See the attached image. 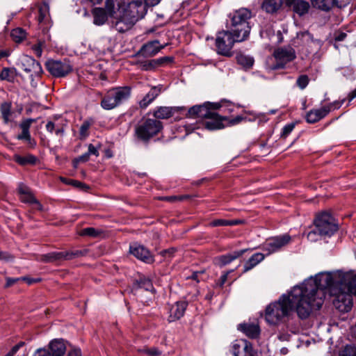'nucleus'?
<instances>
[{
    "mask_svg": "<svg viewBox=\"0 0 356 356\" xmlns=\"http://www.w3.org/2000/svg\"><path fill=\"white\" fill-rule=\"evenodd\" d=\"M296 287L313 289L309 298L314 302L321 300L319 305H312V312L319 309L323 303L324 293L322 289L332 288V293L335 296L333 302L334 307L341 312H348L353 305L352 295H356V275L341 271L320 273Z\"/></svg>",
    "mask_w": 356,
    "mask_h": 356,
    "instance_id": "f257e3e1",
    "label": "nucleus"
},
{
    "mask_svg": "<svg viewBox=\"0 0 356 356\" xmlns=\"http://www.w3.org/2000/svg\"><path fill=\"white\" fill-rule=\"evenodd\" d=\"M313 289L293 286L291 290L282 294L280 298L270 303L265 309V319L268 324L278 325L289 318L294 312L301 319L308 318L312 305H319L321 300L312 302L309 297Z\"/></svg>",
    "mask_w": 356,
    "mask_h": 356,
    "instance_id": "f03ea898",
    "label": "nucleus"
},
{
    "mask_svg": "<svg viewBox=\"0 0 356 356\" xmlns=\"http://www.w3.org/2000/svg\"><path fill=\"white\" fill-rule=\"evenodd\" d=\"M109 13L115 17L113 22L116 31L124 33L142 19L147 13L146 5L141 1H134L127 4L121 0H106Z\"/></svg>",
    "mask_w": 356,
    "mask_h": 356,
    "instance_id": "7ed1b4c3",
    "label": "nucleus"
},
{
    "mask_svg": "<svg viewBox=\"0 0 356 356\" xmlns=\"http://www.w3.org/2000/svg\"><path fill=\"white\" fill-rule=\"evenodd\" d=\"M251 17V11L244 8L229 14L228 28L232 34L236 36L238 40H246L248 38L251 30L249 22Z\"/></svg>",
    "mask_w": 356,
    "mask_h": 356,
    "instance_id": "20e7f679",
    "label": "nucleus"
},
{
    "mask_svg": "<svg viewBox=\"0 0 356 356\" xmlns=\"http://www.w3.org/2000/svg\"><path fill=\"white\" fill-rule=\"evenodd\" d=\"M220 108L218 103L207 102L202 105H195L190 108L187 116L189 118H208L205 122V127L209 130L222 129L221 120L218 119V115L215 111Z\"/></svg>",
    "mask_w": 356,
    "mask_h": 356,
    "instance_id": "39448f33",
    "label": "nucleus"
},
{
    "mask_svg": "<svg viewBox=\"0 0 356 356\" xmlns=\"http://www.w3.org/2000/svg\"><path fill=\"white\" fill-rule=\"evenodd\" d=\"M296 58L295 51L292 47H282L277 49L273 53V57L269 58L266 61L268 70H274L284 68L286 64Z\"/></svg>",
    "mask_w": 356,
    "mask_h": 356,
    "instance_id": "423d86ee",
    "label": "nucleus"
},
{
    "mask_svg": "<svg viewBox=\"0 0 356 356\" xmlns=\"http://www.w3.org/2000/svg\"><path fill=\"white\" fill-rule=\"evenodd\" d=\"M131 95L129 87H120L113 88L108 92L102 99L101 105L106 110L113 109L127 100Z\"/></svg>",
    "mask_w": 356,
    "mask_h": 356,
    "instance_id": "0eeeda50",
    "label": "nucleus"
},
{
    "mask_svg": "<svg viewBox=\"0 0 356 356\" xmlns=\"http://www.w3.org/2000/svg\"><path fill=\"white\" fill-rule=\"evenodd\" d=\"M243 41L244 40H238L236 36L232 34L229 29L218 32L216 38L217 53L222 56H231V50L234 43Z\"/></svg>",
    "mask_w": 356,
    "mask_h": 356,
    "instance_id": "6e6552de",
    "label": "nucleus"
},
{
    "mask_svg": "<svg viewBox=\"0 0 356 356\" xmlns=\"http://www.w3.org/2000/svg\"><path fill=\"white\" fill-rule=\"evenodd\" d=\"M162 129V124L155 119H146L139 124L135 129L136 136L143 141H147L156 135Z\"/></svg>",
    "mask_w": 356,
    "mask_h": 356,
    "instance_id": "1a4fd4ad",
    "label": "nucleus"
},
{
    "mask_svg": "<svg viewBox=\"0 0 356 356\" xmlns=\"http://www.w3.org/2000/svg\"><path fill=\"white\" fill-rule=\"evenodd\" d=\"M315 227L318 235L321 236H330L338 229L334 219L327 212L321 213L317 216L315 220Z\"/></svg>",
    "mask_w": 356,
    "mask_h": 356,
    "instance_id": "9d476101",
    "label": "nucleus"
},
{
    "mask_svg": "<svg viewBox=\"0 0 356 356\" xmlns=\"http://www.w3.org/2000/svg\"><path fill=\"white\" fill-rule=\"evenodd\" d=\"M85 250H74L70 252H52L40 255L37 260L45 263H53L63 260H71L83 256Z\"/></svg>",
    "mask_w": 356,
    "mask_h": 356,
    "instance_id": "9b49d317",
    "label": "nucleus"
},
{
    "mask_svg": "<svg viewBox=\"0 0 356 356\" xmlns=\"http://www.w3.org/2000/svg\"><path fill=\"white\" fill-rule=\"evenodd\" d=\"M47 71L54 77H63L67 75L72 67L67 60H48L45 63Z\"/></svg>",
    "mask_w": 356,
    "mask_h": 356,
    "instance_id": "f8f14e48",
    "label": "nucleus"
},
{
    "mask_svg": "<svg viewBox=\"0 0 356 356\" xmlns=\"http://www.w3.org/2000/svg\"><path fill=\"white\" fill-rule=\"evenodd\" d=\"M291 241V236L286 234L270 237L266 239L263 243L262 249L267 252L268 254H270L282 250V248L288 245Z\"/></svg>",
    "mask_w": 356,
    "mask_h": 356,
    "instance_id": "ddd939ff",
    "label": "nucleus"
},
{
    "mask_svg": "<svg viewBox=\"0 0 356 356\" xmlns=\"http://www.w3.org/2000/svg\"><path fill=\"white\" fill-rule=\"evenodd\" d=\"M343 101L340 103L334 102V104L327 106H323L320 108L311 110L306 115L307 122L308 123H315L318 122V120L323 118L328 114L332 106H334V108H339L343 104Z\"/></svg>",
    "mask_w": 356,
    "mask_h": 356,
    "instance_id": "4468645a",
    "label": "nucleus"
},
{
    "mask_svg": "<svg viewBox=\"0 0 356 356\" xmlns=\"http://www.w3.org/2000/svg\"><path fill=\"white\" fill-rule=\"evenodd\" d=\"M129 252L145 263L151 264L154 261V257L149 250L137 243L130 245Z\"/></svg>",
    "mask_w": 356,
    "mask_h": 356,
    "instance_id": "2eb2a0df",
    "label": "nucleus"
},
{
    "mask_svg": "<svg viewBox=\"0 0 356 356\" xmlns=\"http://www.w3.org/2000/svg\"><path fill=\"white\" fill-rule=\"evenodd\" d=\"M19 65L26 72H33L35 75H40L42 72L40 64L29 56H22Z\"/></svg>",
    "mask_w": 356,
    "mask_h": 356,
    "instance_id": "dca6fc26",
    "label": "nucleus"
},
{
    "mask_svg": "<svg viewBox=\"0 0 356 356\" xmlns=\"http://www.w3.org/2000/svg\"><path fill=\"white\" fill-rule=\"evenodd\" d=\"M252 350V344L245 339L235 340L232 345L234 356H248L251 355Z\"/></svg>",
    "mask_w": 356,
    "mask_h": 356,
    "instance_id": "f3484780",
    "label": "nucleus"
},
{
    "mask_svg": "<svg viewBox=\"0 0 356 356\" xmlns=\"http://www.w3.org/2000/svg\"><path fill=\"white\" fill-rule=\"evenodd\" d=\"M92 13L94 17L93 22L95 25H103L107 21L108 17L113 19V22H115V17L111 15L108 12L106 1L105 2V8H95L92 11Z\"/></svg>",
    "mask_w": 356,
    "mask_h": 356,
    "instance_id": "a211bd4d",
    "label": "nucleus"
},
{
    "mask_svg": "<svg viewBox=\"0 0 356 356\" xmlns=\"http://www.w3.org/2000/svg\"><path fill=\"white\" fill-rule=\"evenodd\" d=\"M165 47V44L160 45L158 40L150 41L142 46L138 54L144 57H152Z\"/></svg>",
    "mask_w": 356,
    "mask_h": 356,
    "instance_id": "6ab92c4d",
    "label": "nucleus"
},
{
    "mask_svg": "<svg viewBox=\"0 0 356 356\" xmlns=\"http://www.w3.org/2000/svg\"><path fill=\"white\" fill-rule=\"evenodd\" d=\"M238 330L252 339L257 338L260 334V328L257 323H244L238 325Z\"/></svg>",
    "mask_w": 356,
    "mask_h": 356,
    "instance_id": "aec40b11",
    "label": "nucleus"
},
{
    "mask_svg": "<svg viewBox=\"0 0 356 356\" xmlns=\"http://www.w3.org/2000/svg\"><path fill=\"white\" fill-rule=\"evenodd\" d=\"M182 109L183 107L160 106L154 110L153 115L157 119H167Z\"/></svg>",
    "mask_w": 356,
    "mask_h": 356,
    "instance_id": "412c9836",
    "label": "nucleus"
},
{
    "mask_svg": "<svg viewBox=\"0 0 356 356\" xmlns=\"http://www.w3.org/2000/svg\"><path fill=\"white\" fill-rule=\"evenodd\" d=\"M47 349L53 356H63L66 351V346L63 339H54L49 343Z\"/></svg>",
    "mask_w": 356,
    "mask_h": 356,
    "instance_id": "4be33fe9",
    "label": "nucleus"
},
{
    "mask_svg": "<svg viewBox=\"0 0 356 356\" xmlns=\"http://www.w3.org/2000/svg\"><path fill=\"white\" fill-rule=\"evenodd\" d=\"M187 304L185 302H177L170 309L169 321H175L183 316L186 309Z\"/></svg>",
    "mask_w": 356,
    "mask_h": 356,
    "instance_id": "5701e85b",
    "label": "nucleus"
},
{
    "mask_svg": "<svg viewBox=\"0 0 356 356\" xmlns=\"http://www.w3.org/2000/svg\"><path fill=\"white\" fill-rule=\"evenodd\" d=\"M245 252H246V250H241L240 251H235L230 254L222 255L220 257L216 258L215 262L220 267H222V266L229 264L232 261L235 260L236 259L240 257Z\"/></svg>",
    "mask_w": 356,
    "mask_h": 356,
    "instance_id": "b1692460",
    "label": "nucleus"
},
{
    "mask_svg": "<svg viewBox=\"0 0 356 356\" xmlns=\"http://www.w3.org/2000/svg\"><path fill=\"white\" fill-rule=\"evenodd\" d=\"M288 6H293V10L300 15L307 13L309 8L308 2L304 0H286Z\"/></svg>",
    "mask_w": 356,
    "mask_h": 356,
    "instance_id": "393cba45",
    "label": "nucleus"
},
{
    "mask_svg": "<svg viewBox=\"0 0 356 356\" xmlns=\"http://www.w3.org/2000/svg\"><path fill=\"white\" fill-rule=\"evenodd\" d=\"M18 192L20 195V199L23 202L25 203H37L36 199L31 193L29 187L24 184H19L18 187Z\"/></svg>",
    "mask_w": 356,
    "mask_h": 356,
    "instance_id": "a878e982",
    "label": "nucleus"
},
{
    "mask_svg": "<svg viewBox=\"0 0 356 356\" xmlns=\"http://www.w3.org/2000/svg\"><path fill=\"white\" fill-rule=\"evenodd\" d=\"M161 88L160 86L152 87L150 91L143 97L139 104L141 108H145L153 100L160 94Z\"/></svg>",
    "mask_w": 356,
    "mask_h": 356,
    "instance_id": "bb28decb",
    "label": "nucleus"
},
{
    "mask_svg": "<svg viewBox=\"0 0 356 356\" xmlns=\"http://www.w3.org/2000/svg\"><path fill=\"white\" fill-rule=\"evenodd\" d=\"M265 258L264 254L257 252L251 256L250 258L245 262L243 266V273H246L252 269Z\"/></svg>",
    "mask_w": 356,
    "mask_h": 356,
    "instance_id": "cd10ccee",
    "label": "nucleus"
},
{
    "mask_svg": "<svg viewBox=\"0 0 356 356\" xmlns=\"http://www.w3.org/2000/svg\"><path fill=\"white\" fill-rule=\"evenodd\" d=\"M282 0H265L262 4V8L267 13L276 12L282 5Z\"/></svg>",
    "mask_w": 356,
    "mask_h": 356,
    "instance_id": "c85d7f7f",
    "label": "nucleus"
},
{
    "mask_svg": "<svg viewBox=\"0 0 356 356\" xmlns=\"http://www.w3.org/2000/svg\"><path fill=\"white\" fill-rule=\"evenodd\" d=\"M134 286L136 288L144 289L146 291L154 292V289L151 280L145 277H141L138 280H136Z\"/></svg>",
    "mask_w": 356,
    "mask_h": 356,
    "instance_id": "c756f323",
    "label": "nucleus"
},
{
    "mask_svg": "<svg viewBox=\"0 0 356 356\" xmlns=\"http://www.w3.org/2000/svg\"><path fill=\"white\" fill-rule=\"evenodd\" d=\"M16 76V70L15 68L4 67L0 73V79L13 82Z\"/></svg>",
    "mask_w": 356,
    "mask_h": 356,
    "instance_id": "7c9ffc66",
    "label": "nucleus"
},
{
    "mask_svg": "<svg viewBox=\"0 0 356 356\" xmlns=\"http://www.w3.org/2000/svg\"><path fill=\"white\" fill-rule=\"evenodd\" d=\"M314 7L323 10H329L334 6L333 0H312Z\"/></svg>",
    "mask_w": 356,
    "mask_h": 356,
    "instance_id": "2f4dec72",
    "label": "nucleus"
},
{
    "mask_svg": "<svg viewBox=\"0 0 356 356\" xmlns=\"http://www.w3.org/2000/svg\"><path fill=\"white\" fill-rule=\"evenodd\" d=\"M14 159L17 163L22 165H25L26 164H33L37 160L36 157L32 154H29L25 156L15 155Z\"/></svg>",
    "mask_w": 356,
    "mask_h": 356,
    "instance_id": "473e14b6",
    "label": "nucleus"
},
{
    "mask_svg": "<svg viewBox=\"0 0 356 356\" xmlns=\"http://www.w3.org/2000/svg\"><path fill=\"white\" fill-rule=\"evenodd\" d=\"M236 60L238 64L246 68H250L253 65L254 59L250 56L239 54L236 56Z\"/></svg>",
    "mask_w": 356,
    "mask_h": 356,
    "instance_id": "72a5a7b5",
    "label": "nucleus"
},
{
    "mask_svg": "<svg viewBox=\"0 0 356 356\" xmlns=\"http://www.w3.org/2000/svg\"><path fill=\"white\" fill-rule=\"evenodd\" d=\"M102 231L100 229H95L94 227H86L81 229L79 232V235L81 236H87L92 238H96L102 234Z\"/></svg>",
    "mask_w": 356,
    "mask_h": 356,
    "instance_id": "f704fd0d",
    "label": "nucleus"
},
{
    "mask_svg": "<svg viewBox=\"0 0 356 356\" xmlns=\"http://www.w3.org/2000/svg\"><path fill=\"white\" fill-rule=\"evenodd\" d=\"M11 37L15 42H20L26 38V33L22 29L17 28L12 31Z\"/></svg>",
    "mask_w": 356,
    "mask_h": 356,
    "instance_id": "c9c22d12",
    "label": "nucleus"
},
{
    "mask_svg": "<svg viewBox=\"0 0 356 356\" xmlns=\"http://www.w3.org/2000/svg\"><path fill=\"white\" fill-rule=\"evenodd\" d=\"M60 180L63 182V183H65L67 185H72L76 188H80L83 190H86L88 188V186H86V184L79 181H76V180H73V179H67V178L65 177H60Z\"/></svg>",
    "mask_w": 356,
    "mask_h": 356,
    "instance_id": "e433bc0d",
    "label": "nucleus"
},
{
    "mask_svg": "<svg viewBox=\"0 0 356 356\" xmlns=\"http://www.w3.org/2000/svg\"><path fill=\"white\" fill-rule=\"evenodd\" d=\"M339 356H356V348L353 345H346L340 351Z\"/></svg>",
    "mask_w": 356,
    "mask_h": 356,
    "instance_id": "4c0bfd02",
    "label": "nucleus"
},
{
    "mask_svg": "<svg viewBox=\"0 0 356 356\" xmlns=\"http://www.w3.org/2000/svg\"><path fill=\"white\" fill-rule=\"evenodd\" d=\"M1 113L6 122H8L10 115V105L8 103L1 104Z\"/></svg>",
    "mask_w": 356,
    "mask_h": 356,
    "instance_id": "58836bf2",
    "label": "nucleus"
},
{
    "mask_svg": "<svg viewBox=\"0 0 356 356\" xmlns=\"http://www.w3.org/2000/svg\"><path fill=\"white\" fill-rule=\"evenodd\" d=\"M218 119L220 120H221L222 124L223 125L222 128H224L225 127V124L224 123H226V124H230V125H234V124H236L239 123L242 120L243 118L241 117V116H237V117L234 118L232 120H229V119H228L226 117H223L222 118V117H220V116L218 115Z\"/></svg>",
    "mask_w": 356,
    "mask_h": 356,
    "instance_id": "ea45409f",
    "label": "nucleus"
},
{
    "mask_svg": "<svg viewBox=\"0 0 356 356\" xmlns=\"http://www.w3.org/2000/svg\"><path fill=\"white\" fill-rule=\"evenodd\" d=\"M161 60H152L149 61H145L141 63V69L143 70H151L157 67L156 63H159Z\"/></svg>",
    "mask_w": 356,
    "mask_h": 356,
    "instance_id": "a19ab883",
    "label": "nucleus"
},
{
    "mask_svg": "<svg viewBox=\"0 0 356 356\" xmlns=\"http://www.w3.org/2000/svg\"><path fill=\"white\" fill-rule=\"evenodd\" d=\"M309 83V78L307 75H300L297 81V86L301 89H305Z\"/></svg>",
    "mask_w": 356,
    "mask_h": 356,
    "instance_id": "79ce46f5",
    "label": "nucleus"
},
{
    "mask_svg": "<svg viewBox=\"0 0 356 356\" xmlns=\"http://www.w3.org/2000/svg\"><path fill=\"white\" fill-rule=\"evenodd\" d=\"M90 127V123L88 121L84 122L79 130L80 136L81 138H86L88 136V130Z\"/></svg>",
    "mask_w": 356,
    "mask_h": 356,
    "instance_id": "37998d69",
    "label": "nucleus"
},
{
    "mask_svg": "<svg viewBox=\"0 0 356 356\" xmlns=\"http://www.w3.org/2000/svg\"><path fill=\"white\" fill-rule=\"evenodd\" d=\"M49 5L47 3H44L39 8V21L42 22L49 13Z\"/></svg>",
    "mask_w": 356,
    "mask_h": 356,
    "instance_id": "c03bdc74",
    "label": "nucleus"
},
{
    "mask_svg": "<svg viewBox=\"0 0 356 356\" xmlns=\"http://www.w3.org/2000/svg\"><path fill=\"white\" fill-rule=\"evenodd\" d=\"M43 44L44 43L40 41L32 46V50L37 57H40L42 56Z\"/></svg>",
    "mask_w": 356,
    "mask_h": 356,
    "instance_id": "a18cd8bd",
    "label": "nucleus"
},
{
    "mask_svg": "<svg viewBox=\"0 0 356 356\" xmlns=\"http://www.w3.org/2000/svg\"><path fill=\"white\" fill-rule=\"evenodd\" d=\"M295 124L290 123L284 127L282 131V136L286 138L294 129Z\"/></svg>",
    "mask_w": 356,
    "mask_h": 356,
    "instance_id": "49530a36",
    "label": "nucleus"
},
{
    "mask_svg": "<svg viewBox=\"0 0 356 356\" xmlns=\"http://www.w3.org/2000/svg\"><path fill=\"white\" fill-rule=\"evenodd\" d=\"M227 220H223V219H217L213 221H212L210 223V225L212 227H218V226H228V225H230Z\"/></svg>",
    "mask_w": 356,
    "mask_h": 356,
    "instance_id": "de8ad7c7",
    "label": "nucleus"
},
{
    "mask_svg": "<svg viewBox=\"0 0 356 356\" xmlns=\"http://www.w3.org/2000/svg\"><path fill=\"white\" fill-rule=\"evenodd\" d=\"M24 343L21 341L14 346L12 349L6 354V356H14L20 348L24 346Z\"/></svg>",
    "mask_w": 356,
    "mask_h": 356,
    "instance_id": "09e8293b",
    "label": "nucleus"
},
{
    "mask_svg": "<svg viewBox=\"0 0 356 356\" xmlns=\"http://www.w3.org/2000/svg\"><path fill=\"white\" fill-rule=\"evenodd\" d=\"M33 356H53L47 348H38Z\"/></svg>",
    "mask_w": 356,
    "mask_h": 356,
    "instance_id": "8fccbe9b",
    "label": "nucleus"
},
{
    "mask_svg": "<svg viewBox=\"0 0 356 356\" xmlns=\"http://www.w3.org/2000/svg\"><path fill=\"white\" fill-rule=\"evenodd\" d=\"M33 122H34V120H33V119H27L26 120H24L20 124V127H21L22 130L29 131L31 124Z\"/></svg>",
    "mask_w": 356,
    "mask_h": 356,
    "instance_id": "3c124183",
    "label": "nucleus"
},
{
    "mask_svg": "<svg viewBox=\"0 0 356 356\" xmlns=\"http://www.w3.org/2000/svg\"><path fill=\"white\" fill-rule=\"evenodd\" d=\"M58 126V124H56L54 121H48L46 124V129L48 132L52 133L55 131Z\"/></svg>",
    "mask_w": 356,
    "mask_h": 356,
    "instance_id": "603ef678",
    "label": "nucleus"
},
{
    "mask_svg": "<svg viewBox=\"0 0 356 356\" xmlns=\"http://www.w3.org/2000/svg\"><path fill=\"white\" fill-rule=\"evenodd\" d=\"M351 0H333L334 6L337 8H343L350 3Z\"/></svg>",
    "mask_w": 356,
    "mask_h": 356,
    "instance_id": "864d4df0",
    "label": "nucleus"
},
{
    "mask_svg": "<svg viewBox=\"0 0 356 356\" xmlns=\"http://www.w3.org/2000/svg\"><path fill=\"white\" fill-rule=\"evenodd\" d=\"M317 235H318V233L316 229L315 228L314 230L309 232L307 234V238L310 241H316L318 240Z\"/></svg>",
    "mask_w": 356,
    "mask_h": 356,
    "instance_id": "5fc2aeb1",
    "label": "nucleus"
},
{
    "mask_svg": "<svg viewBox=\"0 0 356 356\" xmlns=\"http://www.w3.org/2000/svg\"><path fill=\"white\" fill-rule=\"evenodd\" d=\"M19 140H31V135L29 131L22 130V134L17 136Z\"/></svg>",
    "mask_w": 356,
    "mask_h": 356,
    "instance_id": "6e6d98bb",
    "label": "nucleus"
},
{
    "mask_svg": "<svg viewBox=\"0 0 356 356\" xmlns=\"http://www.w3.org/2000/svg\"><path fill=\"white\" fill-rule=\"evenodd\" d=\"M88 153L90 155H95L96 156H99V152L97 149L92 144L88 145Z\"/></svg>",
    "mask_w": 356,
    "mask_h": 356,
    "instance_id": "4d7b16f0",
    "label": "nucleus"
},
{
    "mask_svg": "<svg viewBox=\"0 0 356 356\" xmlns=\"http://www.w3.org/2000/svg\"><path fill=\"white\" fill-rule=\"evenodd\" d=\"M346 33H336L334 35V39L336 41H343L346 38Z\"/></svg>",
    "mask_w": 356,
    "mask_h": 356,
    "instance_id": "13d9d810",
    "label": "nucleus"
},
{
    "mask_svg": "<svg viewBox=\"0 0 356 356\" xmlns=\"http://www.w3.org/2000/svg\"><path fill=\"white\" fill-rule=\"evenodd\" d=\"M19 280H21V278H11V277L6 278V287H9V286L13 285L15 283H16Z\"/></svg>",
    "mask_w": 356,
    "mask_h": 356,
    "instance_id": "bf43d9fd",
    "label": "nucleus"
},
{
    "mask_svg": "<svg viewBox=\"0 0 356 356\" xmlns=\"http://www.w3.org/2000/svg\"><path fill=\"white\" fill-rule=\"evenodd\" d=\"M230 272H232V270H230V271H227V272H226V273H223V274L221 275V277H220V280H219V285H220V286H222V285L226 282L227 279V276H228V275H229V273Z\"/></svg>",
    "mask_w": 356,
    "mask_h": 356,
    "instance_id": "052dcab7",
    "label": "nucleus"
},
{
    "mask_svg": "<svg viewBox=\"0 0 356 356\" xmlns=\"http://www.w3.org/2000/svg\"><path fill=\"white\" fill-rule=\"evenodd\" d=\"M156 60H161L159 63H156L157 66H159V65H163L165 62H170V61H172V58L168 57V56H165V57L157 58Z\"/></svg>",
    "mask_w": 356,
    "mask_h": 356,
    "instance_id": "680f3d73",
    "label": "nucleus"
},
{
    "mask_svg": "<svg viewBox=\"0 0 356 356\" xmlns=\"http://www.w3.org/2000/svg\"><path fill=\"white\" fill-rule=\"evenodd\" d=\"M89 157H90V154L88 152H86V153L82 154L81 156H80L76 160L79 162H86L89 159Z\"/></svg>",
    "mask_w": 356,
    "mask_h": 356,
    "instance_id": "e2e57ef3",
    "label": "nucleus"
},
{
    "mask_svg": "<svg viewBox=\"0 0 356 356\" xmlns=\"http://www.w3.org/2000/svg\"><path fill=\"white\" fill-rule=\"evenodd\" d=\"M67 356H81L80 349H73L70 351Z\"/></svg>",
    "mask_w": 356,
    "mask_h": 356,
    "instance_id": "0e129e2a",
    "label": "nucleus"
},
{
    "mask_svg": "<svg viewBox=\"0 0 356 356\" xmlns=\"http://www.w3.org/2000/svg\"><path fill=\"white\" fill-rule=\"evenodd\" d=\"M161 0H145V5L146 6H154L159 3Z\"/></svg>",
    "mask_w": 356,
    "mask_h": 356,
    "instance_id": "69168bd1",
    "label": "nucleus"
},
{
    "mask_svg": "<svg viewBox=\"0 0 356 356\" xmlns=\"http://www.w3.org/2000/svg\"><path fill=\"white\" fill-rule=\"evenodd\" d=\"M0 259L2 260L9 261L11 259V257L8 253L6 252H0Z\"/></svg>",
    "mask_w": 356,
    "mask_h": 356,
    "instance_id": "338daca9",
    "label": "nucleus"
},
{
    "mask_svg": "<svg viewBox=\"0 0 356 356\" xmlns=\"http://www.w3.org/2000/svg\"><path fill=\"white\" fill-rule=\"evenodd\" d=\"M147 353L152 356H157L160 355V352L157 349H150L147 351Z\"/></svg>",
    "mask_w": 356,
    "mask_h": 356,
    "instance_id": "774afa93",
    "label": "nucleus"
}]
</instances>
